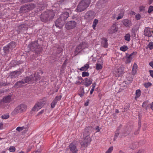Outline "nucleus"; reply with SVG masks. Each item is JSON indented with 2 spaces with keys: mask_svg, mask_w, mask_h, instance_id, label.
I'll list each match as a JSON object with an SVG mask.
<instances>
[{
  "mask_svg": "<svg viewBox=\"0 0 153 153\" xmlns=\"http://www.w3.org/2000/svg\"><path fill=\"white\" fill-rule=\"evenodd\" d=\"M93 129L92 128L91 126L87 127L85 128L82 140L80 143L82 149H84L87 147L88 143L91 141V139L89 135L92 131Z\"/></svg>",
  "mask_w": 153,
  "mask_h": 153,
  "instance_id": "f257e3e1",
  "label": "nucleus"
},
{
  "mask_svg": "<svg viewBox=\"0 0 153 153\" xmlns=\"http://www.w3.org/2000/svg\"><path fill=\"white\" fill-rule=\"evenodd\" d=\"M42 42L41 39H38L37 40L31 42L28 45L27 48L30 50L34 52L35 53L39 54L42 51L41 46V43Z\"/></svg>",
  "mask_w": 153,
  "mask_h": 153,
  "instance_id": "f03ea898",
  "label": "nucleus"
},
{
  "mask_svg": "<svg viewBox=\"0 0 153 153\" xmlns=\"http://www.w3.org/2000/svg\"><path fill=\"white\" fill-rule=\"evenodd\" d=\"M55 16L54 12L52 10H50L43 12L40 16L41 20L46 22L52 19Z\"/></svg>",
  "mask_w": 153,
  "mask_h": 153,
  "instance_id": "7ed1b4c3",
  "label": "nucleus"
},
{
  "mask_svg": "<svg viewBox=\"0 0 153 153\" xmlns=\"http://www.w3.org/2000/svg\"><path fill=\"white\" fill-rule=\"evenodd\" d=\"M90 1V0H82L77 6V11L80 12L84 11L89 6Z\"/></svg>",
  "mask_w": 153,
  "mask_h": 153,
  "instance_id": "20e7f679",
  "label": "nucleus"
},
{
  "mask_svg": "<svg viewBox=\"0 0 153 153\" xmlns=\"http://www.w3.org/2000/svg\"><path fill=\"white\" fill-rule=\"evenodd\" d=\"M27 106L25 104H20L12 112V114L13 115H16L18 113H22L26 110Z\"/></svg>",
  "mask_w": 153,
  "mask_h": 153,
  "instance_id": "39448f33",
  "label": "nucleus"
},
{
  "mask_svg": "<svg viewBox=\"0 0 153 153\" xmlns=\"http://www.w3.org/2000/svg\"><path fill=\"white\" fill-rule=\"evenodd\" d=\"M88 47L87 44L85 42L80 43L77 46L74 51V54L75 56L78 55L79 53H80L82 50Z\"/></svg>",
  "mask_w": 153,
  "mask_h": 153,
  "instance_id": "423d86ee",
  "label": "nucleus"
},
{
  "mask_svg": "<svg viewBox=\"0 0 153 153\" xmlns=\"http://www.w3.org/2000/svg\"><path fill=\"white\" fill-rule=\"evenodd\" d=\"M28 26L26 24H22L19 26L16 29L18 34L22 33L28 29Z\"/></svg>",
  "mask_w": 153,
  "mask_h": 153,
  "instance_id": "0eeeda50",
  "label": "nucleus"
},
{
  "mask_svg": "<svg viewBox=\"0 0 153 153\" xmlns=\"http://www.w3.org/2000/svg\"><path fill=\"white\" fill-rule=\"evenodd\" d=\"M35 6V5L33 4L24 6H23L21 8V11L22 12H26L33 9Z\"/></svg>",
  "mask_w": 153,
  "mask_h": 153,
  "instance_id": "6e6552de",
  "label": "nucleus"
},
{
  "mask_svg": "<svg viewBox=\"0 0 153 153\" xmlns=\"http://www.w3.org/2000/svg\"><path fill=\"white\" fill-rule=\"evenodd\" d=\"M95 14L94 12L90 10L86 13L85 17L87 20L90 21L94 18Z\"/></svg>",
  "mask_w": 153,
  "mask_h": 153,
  "instance_id": "1a4fd4ad",
  "label": "nucleus"
},
{
  "mask_svg": "<svg viewBox=\"0 0 153 153\" xmlns=\"http://www.w3.org/2000/svg\"><path fill=\"white\" fill-rule=\"evenodd\" d=\"M37 79L36 77L35 74L31 75L30 76H27L24 79H22L24 83L28 82L30 81H34L37 80Z\"/></svg>",
  "mask_w": 153,
  "mask_h": 153,
  "instance_id": "9d476101",
  "label": "nucleus"
},
{
  "mask_svg": "<svg viewBox=\"0 0 153 153\" xmlns=\"http://www.w3.org/2000/svg\"><path fill=\"white\" fill-rule=\"evenodd\" d=\"M76 26V22L74 21H71L66 24L65 27L67 30H70L74 28Z\"/></svg>",
  "mask_w": 153,
  "mask_h": 153,
  "instance_id": "9b49d317",
  "label": "nucleus"
},
{
  "mask_svg": "<svg viewBox=\"0 0 153 153\" xmlns=\"http://www.w3.org/2000/svg\"><path fill=\"white\" fill-rule=\"evenodd\" d=\"M65 23V21H62L59 18H58L56 21L55 25L57 27L61 28Z\"/></svg>",
  "mask_w": 153,
  "mask_h": 153,
  "instance_id": "f8f14e48",
  "label": "nucleus"
},
{
  "mask_svg": "<svg viewBox=\"0 0 153 153\" xmlns=\"http://www.w3.org/2000/svg\"><path fill=\"white\" fill-rule=\"evenodd\" d=\"M118 28L116 25V23H114L111 26V28L108 31L109 34H113L117 32L118 30Z\"/></svg>",
  "mask_w": 153,
  "mask_h": 153,
  "instance_id": "ddd939ff",
  "label": "nucleus"
},
{
  "mask_svg": "<svg viewBox=\"0 0 153 153\" xmlns=\"http://www.w3.org/2000/svg\"><path fill=\"white\" fill-rule=\"evenodd\" d=\"M132 76L131 74H128L126 76V80L123 82L122 84H124L125 83L126 84H128L131 83L132 82L133 79Z\"/></svg>",
  "mask_w": 153,
  "mask_h": 153,
  "instance_id": "4468645a",
  "label": "nucleus"
},
{
  "mask_svg": "<svg viewBox=\"0 0 153 153\" xmlns=\"http://www.w3.org/2000/svg\"><path fill=\"white\" fill-rule=\"evenodd\" d=\"M144 35L146 36L151 37L153 33V31L150 30L149 28H146L144 30Z\"/></svg>",
  "mask_w": 153,
  "mask_h": 153,
  "instance_id": "2eb2a0df",
  "label": "nucleus"
},
{
  "mask_svg": "<svg viewBox=\"0 0 153 153\" xmlns=\"http://www.w3.org/2000/svg\"><path fill=\"white\" fill-rule=\"evenodd\" d=\"M11 96L10 95H8L7 96L4 97L3 99L0 101V105L3 102L5 103L9 102L10 101Z\"/></svg>",
  "mask_w": 153,
  "mask_h": 153,
  "instance_id": "dca6fc26",
  "label": "nucleus"
},
{
  "mask_svg": "<svg viewBox=\"0 0 153 153\" xmlns=\"http://www.w3.org/2000/svg\"><path fill=\"white\" fill-rule=\"evenodd\" d=\"M69 16V13L68 12H65L61 14L59 18L62 19V21H65Z\"/></svg>",
  "mask_w": 153,
  "mask_h": 153,
  "instance_id": "f3484780",
  "label": "nucleus"
},
{
  "mask_svg": "<svg viewBox=\"0 0 153 153\" xmlns=\"http://www.w3.org/2000/svg\"><path fill=\"white\" fill-rule=\"evenodd\" d=\"M84 81L85 82L84 85L87 87H88L90 85L92 82L93 80L92 79L89 78H85Z\"/></svg>",
  "mask_w": 153,
  "mask_h": 153,
  "instance_id": "a211bd4d",
  "label": "nucleus"
},
{
  "mask_svg": "<svg viewBox=\"0 0 153 153\" xmlns=\"http://www.w3.org/2000/svg\"><path fill=\"white\" fill-rule=\"evenodd\" d=\"M70 150L73 153H77L78 151L77 149L76 146L71 143L69 145Z\"/></svg>",
  "mask_w": 153,
  "mask_h": 153,
  "instance_id": "6ab92c4d",
  "label": "nucleus"
},
{
  "mask_svg": "<svg viewBox=\"0 0 153 153\" xmlns=\"http://www.w3.org/2000/svg\"><path fill=\"white\" fill-rule=\"evenodd\" d=\"M123 25L126 27H130L131 25V21L128 19H125L123 20Z\"/></svg>",
  "mask_w": 153,
  "mask_h": 153,
  "instance_id": "aec40b11",
  "label": "nucleus"
},
{
  "mask_svg": "<svg viewBox=\"0 0 153 153\" xmlns=\"http://www.w3.org/2000/svg\"><path fill=\"white\" fill-rule=\"evenodd\" d=\"M102 45L105 48H106L108 46V43L107 42V40L106 38H103L102 39Z\"/></svg>",
  "mask_w": 153,
  "mask_h": 153,
  "instance_id": "412c9836",
  "label": "nucleus"
},
{
  "mask_svg": "<svg viewBox=\"0 0 153 153\" xmlns=\"http://www.w3.org/2000/svg\"><path fill=\"white\" fill-rule=\"evenodd\" d=\"M20 71H15L11 72L10 74V77L11 78L18 77V75L17 74H19Z\"/></svg>",
  "mask_w": 153,
  "mask_h": 153,
  "instance_id": "4be33fe9",
  "label": "nucleus"
},
{
  "mask_svg": "<svg viewBox=\"0 0 153 153\" xmlns=\"http://www.w3.org/2000/svg\"><path fill=\"white\" fill-rule=\"evenodd\" d=\"M24 84V82L23 80L22 79L21 81L17 82L14 85V87L16 88L20 87L22 86V84Z\"/></svg>",
  "mask_w": 153,
  "mask_h": 153,
  "instance_id": "5701e85b",
  "label": "nucleus"
},
{
  "mask_svg": "<svg viewBox=\"0 0 153 153\" xmlns=\"http://www.w3.org/2000/svg\"><path fill=\"white\" fill-rule=\"evenodd\" d=\"M46 101V99L44 98L42 100H39L37 103L40 106V107H41L42 108L45 103V102Z\"/></svg>",
  "mask_w": 153,
  "mask_h": 153,
  "instance_id": "b1692460",
  "label": "nucleus"
},
{
  "mask_svg": "<svg viewBox=\"0 0 153 153\" xmlns=\"http://www.w3.org/2000/svg\"><path fill=\"white\" fill-rule=\"evenodd\" d=\"M99 60H101L100 64H99L97 63L96 65V68L97 70H101L102 68V65L103 64V62L102 59H100Z\"/></svg>",
  "mask_w": 153,
  "mask_h": 153,
  "instance_id": "393cba45",
  "label": "nucleus"
},
{
  "mask_svg": "<svg viewBox=\"0 0 153 153\" xmlns=\"http://www.w3.org/2000/svg\"><path fill=\"white\" fill-rule=\"evenodd\" d=\"M89 67V64H86L85 65H84V66L82 67L79 69V70L81 71H86L88 70Z\"/></svg>",
  "mask_w": 153,
  "mask_h": 153,
  "instance_id": "a878e982",
  "label": "nucleus"
},
{
  "mask_svg": "<svg viewBox=\"0 0 153 153\" xmlns=\"http://www.w3.org/2000/svg\"><path fill=\"white\" fill-rule=\"evenodd\" d=\"M138 146V142H134L131 145L130 148L131 149H134L137 148Z\"/></svg>",
  "mask_w": 153,
  "mask_h": 153,
  "instance_id": "bb28decb",
  "label": "nucleus"
},
{
  "mask_svg": "<svg viewBox=\"0 0 153 153\" xmlns=\"http://www.w3.org/2000/svg\"><path fill=\"white\" fill-rule=\"evenodd\" d=\"M9 48H10V50H12V49L14 48L16 46L15 42H12L8 45Z\"/></svg>",
  "mask_w": 153,
  "mask_h": 153,
  "instance_id": "cd10ccee",
  "label": "nucleus"
},
{
  "mask_svg": "<svg viewBox=\"0 0 153 153\" xmlns=\"http://www.w3.org/2000/svg\"><path fill=\"white\" fill-rule=\"evenodd\" d=\"M141 95V91L140 89L137 90L136 91L135 97L134 98L135 100L139 97Z\"/></svg>",
  "mask_w": 153,
  "mask_h": 153,
  "instance_id": "c85d7f7f",
  "label": "nucleus"
},
{
  "mask_svg": "<svg viewBox=\"0 0 153 153\" xmlns=\"http://www.w3.org/2000/svg\"><path fill=\"white\" fill-rule=\"evenodd\" d=\"M3 50L5 53H8L10 50H11L8 45L4 47Z\"/></svg>",
  "mask_w": 153,
  "mask_h": 153,
  "instance_id": "c756f323",
  "label": "nucleus"
},
{
  "mask_svg": "<svg viewBox=\"0 0 153 153\" xmlns=\"http://www.w3.org/2000/svg\"><path fill=\"white\" fill-rule=\"evenodd\" d=\"M124 39L125 40L128 42L130 40V35L129 33H127L124 36Z\"/></svg>",
  "mask_w": 153,
  "mask_h": 153,
  "instance_id": "7c9ffc66",
  "label": "nucleus"
},
{
  "mask_svg": "<svg viewBox=\"0 0 153 153\" xmlns=\"http://www.w3.org/2000/svg\"><path fill=\"white\" fill-rule=\"evenodd\" d=\"M98 22V20L97 19H95L94 20L92 25L93 29L95 28Z\"/></svg>",
  "mask_w": 153,
  "mask_h": 153,
  "instance_id": "2f4dec72",
  "label": "nucleus"
},
{
  "mask_svg": "<svg viewBox=\"0 0 153 153\" xmlns=\"http://www.w3.org/2000/svg\"><path fill=\"white\" fill-rule=\"evenodd\" d=\"M40 109V108L38 107L37 105L36 104L34 106L32 109V110L33 111H35L36 110L38 111L39 109Z\"/></svg>",
  "mask_w": 153,
  "mask_h": 153,
  "instance_id": "473e14b6",
  "label": "nucleus"
},
{
  "mask_svg": "<svg viewBox=\"0 0 153 153\" xmlns=\"http://www.w3.org/2000/svg\"><path fill=\"white\" fill-rule=\"evenodd\" d=\"M128 49L127 46L126 45H124L120 48V50L123 51H126Z\"/></svg>",
  "mask_w": 153,
  "mask_h": 153,
  "instance_id": "72a5a7b5",
  "label": "nucleus"
},
{
  "mask_svg": "<svg viewBox=\"0 0 153 153\" xmlns=\"http://www.w3.org/2000/svg\"><path fill=\"white\" fill-rule=\"evenodd\" d=\"M16 149L14 146H10L9 149V150L10 152H14L15 151Z\"/></svg>",
  "mask_w": 153,
  "mask_h": 153,
  "instance_id": "f704fd0d",
  "label": "nucleus"
},
{
  "mask_svg": "<svg viewBox=\"0 0 153 153\" xmlns=\"http://www.w3.org/2000/svg\"><path fill=\"white\" fill-rule=\"evenodd\" d=\"M67 61L68 59H66L62 66V69L64 68L65 67L66 65L67 64Z\"/></svg>",
  "mask_w": 153,
  "mask_h": 153,
  "instance_id": "c9c22d12",
  "label": "nucleus"
},
{
  "mask_svg": "<svg viewBox=\"0 0 153 153\" xmlns=\"http://www.w3.org/2000/svg\"><path fill=\"white\" fill-rule=\"evenodd\" d=\"M153 11V6H150L148 8V12L149 13H151Z\"/></svg>",
  "mask_w": 153,
  "mask_h": 153,
  "instance_id": "e433bc0d",
  "label": "nucleus"
},
{
  "mask_svg": "<svg viewBox=\"0 0 153 153\" xmlns=\"http://www.w3.org/2000/svg\"><path fill=\"white\" fill-rule=\"evenodd\" d=\"M82 76L85 77V76H88L89 75V73L86 72H83L82 74Z\"/></svg>",
  "mask_w": 153,
  "mask_h": 153,
  "instance_id": "4c0bfd02",
  "label": "nucleus"
},
{
  "mask_svg": "<svg viewBox=\"0 0 153 153\" xmlns=\"http://www.w3.org/2000/svg\"><path fill=\"white\" fill-rule=\"evenodd\" d=\"M152 85V83L149 82L148 83H145L144 84V86L146 88H148L149 87L151 86Z\"/></svg>",
  "mask_w": 153,
  "mask_h": 153,
  "instance_id": "58836bf2",
  "label": "nucleus"
},
{
  "mask_svg": "<svg viewBox=\"0 0 153 153\" xmlns=\"http://www.w3.org/2000/svg\"><path fill=\"white\" fill-rule=\"evenodd\" d=\"M56 103L57 102H56V101L55 100H54L52 102L51 104V107L52 108H54L55 107L56 105Z\"/></svg>",
  "mask_w": 153,
  "mask_h": 153,
  "instance_id": "ea45409f",
  "label": "nucleus"
},
{
  "mask_svg": "<svg viewBox=\"0 0 153 153\" xmlns=\"http://www.w3.org/2000/svg\"><path fill=\"white\" fill-rule=\"evenodd\" d=\"M119 134V131L118 130L117 131H116V132L115 134L114 135V141L118 137Z\"/></svg>",
  "mask_w": 153,
  "mask_h": 153,
  "instance_id": "a19ab883",
  "label": "nucleus"
},
{
  "mask_svg": "<svg viewBox=\"0 0 153 153\" xmlns=\"http://www.w3.org/2000/svg\"><path fill=\"white\" fill-rule=\"evenodd\" d=\"M62 98L61 96H56L55 97V99L54 100L57 102L58 101L60 100Z\"/></svg>",
  "mask_w": 153,
  "mask_h": 153,
  "instance_id": "79ce46f5",
  "label": "nucleus"
},
{
  "mask_svg": "<svg viewBox=\"0 0 153 153\" xmlns=\"http://www.w3.org/2000/svg\"><path fill=\"white\" fill-rule=\"evenodd\" d=\"M149 48L150 49H153V42H150L149 43L148 45Z\"/></svg>",
  "mask_w": 153,
  "mask_h": 153,
  "instance_id": "37998d69",
  "label": "nucleus"
},
{
  "mask_svg": "<svg viewBox=\"0 0 153 153\" xmlns=\"http://www.w3.org/2000/svg\"><path fill=\"white\" fill-rule=\"evenodd\" d=\"M113 150V147L112 146H111L110 148H109V149L105 152V153H111V152Z\"/></svg>",
  "mask_w": 153,
  "mask_h": 153,
  "instance_id": "c03bdc74",
  "label": "nucleus"
},
{
  "mask_svg": "<svg viewBox=\"0 0 153 153\" xmlns=\"http://www.w3.org/2000/svg\"><path fill=\"white\" fill-rule=\"evenodd\" d=\"M123 13H120L119 14V16L117 18V20L121 19L122 18H123Z\"/></svg>",
  "mask_w": 153,
  "mask_h": 153,
  "instance_id": "a18cd8bd",
  "label": "nucleus"
},
{
  "mask_svg": "<svg viewBox=\"0 0 153 153\" xmlns=\"http://www.w3.org/2000/svg\"><path fill=\"white\" fill-rule=\"evenodd\" d=\"M148 102H149V101L148 100H146V101L144 102L143 103V104L142 105V106L143 107H146V105H148Z\"/></svg>",
  "mask_w": 153,
  "mask_h": 153,
  "instance_id": "49530a36",
  "label": "nucleus"
},
{
  "mask_svg": "<svg viewBox=\"0 0 153 153\" xmlns=\"http://www.w3.org/2000/svg\"><path fill=\"white\" fill-rule=\"evenodd\" d=\"M9 117V115H3L1 116V118L3 119H7Z\"/></svg>",
  "mask_w": 153,
  "mask_h": 153,
  "instance_id": "de8ad7c7",
  "label": "nucleus"
},
{
  "mask_svg": "<svg viewBox=\"0 0 153 153\" xmlns=\"http://www.w3.org/2000/svg\"><path fill=\"white\" fill-rule=\"evenodd\" d=\"M7 84V83H5L4 82H0V86L2 87V86H4L6 85H7L8 84Z\"/></svg>",
  "mask_w": 153,
  "mask_h": 153,
  "instance_id": "09e8293b",
  "label": "nucleus"
},
{
  "mask_svg": "<svg viewBox=\"0 0 153 153\" xmlns=\"http://www.w3.org/2000/svg\"><path fill=\"white\" fill-rule=\"evenodd\" d=\"M131 59H132L131 58H129L127 56V60L126 62V63H130L131 61Z\"/></svg>",
  "mask_w": 153,
  "mask_h": 153,
  "instance_id": "8fccbe9b",
  "label": "nucleus"
},
{
  "mask_svg": "<svg viewBox=\"0 0 153 153\" xmlns=\"http://www.w3.org/2000/svg\"><path fill=\"white\" fill-rule=\"evenodd\" d=\"M24 129V127H18L16 128V130L20 131Z\"/></svg>",
  "mask_w": 153,
  "mask_h": 153,
  "instance_id": "3c124183",
  "label": "nucleus"
},
{
  "mask_svg": "<svg viewBox=\"0 0 153 153\" xmlns=\"http://www.w3.org/2000/svg\"><path fill=\"white\" fill-rule=\"evenodd\" d=\"M135 18L137 20H139L140 19L141 15L140 14H138L135 16Z\"/></svg>",
  "mask_w": 153,
  "mask_h": 153,
  "instance_id": "603ef678",
  "label": "nucleus"
},
{
  "mask_svg": "<svg viewBox=\"0 0 153 153\" xmlns=\"http://www.w3.org/2000/svg\"><path fill=\"white\" fill-rule=\"evenodd\" d=\"M84 94V88H83L80 94H79V95L80 96V97H82Z\"/></svg>",
  "mask_w": 153,
  "mask_h": 153,
  "instance_id": "864d4df0",
  "label": "nucleus"
},
{
  "mask_svg": "<svg viewBox=\"0 0 153 153\" xmlns=\"http://www.w3.org/2000/svg\"><path fill=\"white\" fill-rule=\"evenodd\" d=\"M136 153H146L145 151L143 149H141L139 150Z\"/></svg>",
  "mask_w": 153,
  "mask_h": 153,
  "instance_id": "5fc2aeb1",
  "label": "nucleus"
},
{
  "mask_svg": "<svg viewBox=\"0 0 153 153\" xmlns=\"http://www.w3.org/2000/svg\"><path fill=\"white\" fill-rule=\"evenodd\" d=\"M135 29L134 28H133L132 29L131 32L132 33V34L134 35V36L135 35Z\"/></svg>",
  "mask_w": 153,
  "mask_h": 153,
  "instance_id": "6e6d98bb",
  "label": "nucleus"
},
{
  "mask_svg": "<svg viewBox=\"0 0 153 153\" xmlns=\"http://www.w3.org/2000/svg\"><path fill=\"white\" fill-rule=\"evenodd\" d=\"M145 10V7H144L142 6L140 7V11L144 10Z\"/></svg>",
  "mask_w": 153,
  "mask_h": 153,
  "instance_id": "4d7b16f0",
  "label": "nucleus"
},
{
  "mask_svg": "<svg viewBox=\"0 0 153 153\" xmlns=\"http://www.w3.org/2000/svg\"><path fill=\"white\" fill-rule=\"evenodd\" d=\"M150 76L153 78V71L152 70H150L149 71Z\"/></svg>",
  "mask_w": 153,
  "mask_h": 153,
  "instance_id": "13d9d810",
  "label": "nucleus"
},
{
  "mask_svg": "<svg viewBox=\"0 0 153 153\" xmlns=\"http://www.w3.org/2000/svg\"><path fill=\"white\" fill-rule=\"evenodd\" d=\"M135 53L134 52H133L132 53H131L128 56V57L129 58H131V59H132V55L134 53Z\"/></svg>",
  "mask_w": 153,
  "mask_h": 153,
  "instance_id": "bf43d9fd",
  "label": "nucleus"
},
{
  "mask_svg": "<svg viewBox=\"0 0 153 153\" xmlns=\"http://www.w3.org/2000/svg\"><path fill=\"white\" fill-rule=\"evenodd\" d=\"M141 122L140 120L138 122V126H139V129L141 127Z\"/></svg>",
  "mask_w": 153,
  "mask_h": 153,
  "instance_id": "052dcab7",
  "label": "nucleus"
},
{
  "mask_svg": "<svg viewBox=\"0 0 153 153\" xmlns=\"http://www.w3.org/2000/svg\"><path fill=\"white\" fill-rule=\"evenodd\" d=\"M137 68V65L135 64H134V65L132 70H134V68L135 69H136Z\"/></svg>",
  "mask_w": 153,
  "mask_h": 153,
  "instance_id": "680f3d73",
  "label": "nucleus"
},
{
  "mask_svg": "<svg viewBox=\"0 0 153 153\" xmlns=\"http://www.w3.org/2000/svg\"><path fill=\"white\" fill-rule=\"evenodd\" d=\"M96 129L97 130V132H99L100 131V127L98 126L96 128Z\"/></svg>",
  "mask_w": 153,
  "mask_h": 153,
  "instance_id": "e2e57ef3",
  "label": "nucleus"
},
{
  "mask_svg": "<svg viewBox=\"0 0 153 153\" xmlns=\"http://www.w3.org/2000/svg\"><path fill=\"white\" fill-rule=\"evenodd\" d=\"M130 14L131 15H134L135 14V13L134 11H131L130 12Z\"/></svg>",
  "mask_w": 153,
  "mask_h": 153,
  "instance_id": "0e129e2a",
  "label": "nucleus"
},
{
  "mask_svg": "<svg viewBox=\"0 0 153 153\" xmlns=\"http://www.w3.org/2000/svg\"><path fill=\"white\" fill-rule=\"evenodd\" d=\"M150 108L153 110V102L150 104Z\"/></svg>",
  "mask_w": 153,
  "mask_h": 153,
  "instance_id": "69168bd1",
  "label": "nucleus"
},
{
  "mask_svg": "<svg viewBox=\"0 0 153 153\" xmlns=\"http://www.w3.org/2000/svg\"><path fill=\"white\" fill-rule=\"evenodd\" d=\"M150 65L153 68V62H151L149 63Z\"/></svg>",
  "mask_w": 153,
  "mask_h": 153,
  "instance_id": "338daca9",
  "label": "nucleus"
},
{
  "mask_svg": "<svg viewBox=\"0 0 153 153\" xmlns=\"http://www.w3.org/2000/svg\"><path fill=\"white\" fill-rule=\"evenodd\" d=\"M41 151L40 150H37L36 152H34V153H41Z\"/></svg>",
  "mask_w": 153,
  "mask_h": 153,
  "instance_id": "774afa93",
  "label": "nucleus"
}]
</instances>
